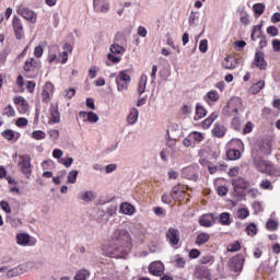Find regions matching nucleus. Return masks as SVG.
Masks as SVG:
<instances>
[{
    "label": "nucleus",
    "instance_id": "nucleus-1",
    "mask_svg": "<svg viewBox=\"0 0 280 280\" xmlns=\"http://www.w3.org/2000/svg\"><path fill=\"white\" fill-rule=\"evenodd\" d=\"M112 255L114 257H127L132 250V237L130 233L124 229L115 230L112 235Z\"/></svg>",
    "mask_w": 280,
    "mask_h": 280
},
{
    "label": "nucleus",
    "instance_id": "nucleus-2",
    "mask_svg": "<svg viewBox=\"0 0 280 280\" xmlns=\"http://www.w3.org/2000/svg\"><path fill=\"white\" fill-rule=\"evenodd\" d=\"M244 264H246V257L244 254H236L231 257L228 261V270L230 272H234V275H242V270H244Z\"/></svg>",
    "mask_w": 280,
    "mask_h": 280
},
{
    "label": "nucleus",
    "instance_id": "nucleus-3",
    "mask_svg": "<svg viewBox=\"0 0 280 280\" xmlns=\"http://www.w3.org/2000/svg\"><path fill=\"white\" fill-rule=\"evenodd\" d=\"M20 161L18 167L25 176V178H31L32 176V158L27 154H22L19 156Z\"/></svg>",
    "mask_w": 280,
    "mask_h": 280
},
{
    "label": "nucleus",
    "instance_id": "nucleus-4",
    "mask_svg": "<svg viewBox=\"0 0 280 280\" xmlns=\"http://www.w3.org/2000/svg\"><path fill=\"white\" fill-rule=\"evenodd\" d=\"M40 60L34 59V57H30L25 60L23 70L25 73H38V71H40Z\"/></svg>",
    "mask_w": 280,
    "mask_h": 280
},
{
    "label": "nucleus",
    "instance_id": "nucleus-5",
    "mask_svg": "<svg viewBox=\"0 0 280 280\" xmlns=\"http://www.w3.org/2000/svg\"><path fill=\"white\" fill-rule=\"evenodd\" d=\"M166 241L173 248H177L180 244V232L176 228H170L166 232Z\"/></svg>",
    "mask_w": 280,
    "mask_h": 280
},
{
    "label": "nucleus",
    "instance_id": "nucleus-6",
    "mask_svg": "<svg viewBox=\"0 0 280 280\" xmlns=\"http://www.w3.org/2000/svg\"><path fill=\"white\" fill-rule=\"evenodd\" d=\"M252 67H256L260 71L268 69V61H266V55L262 51H256Z\"/></svg>",
    "mask_w": 280,
    "mask_h": 280
},
{
    "label": "nucleus",
    "instance_id": "nucleus-7",
    "mask_svg": "<svg viewBox=\"0 0 280 280\" xmlns=\"http://www.w3.org/2000/svg\"><path fill=\"white\" fill-rule=\"evenodd\" d=\"M12 27L15 34V38L21 40L25 36V32L23 31V22L16 15L13 16Z\"/></svg>",
    "mask_w": 280,
    "mask_h": 280
},
{
    "label": "nucleus",
    "instance_id": "nucleus-8",
    "mask_svg": "<svg viewBox=\"0 0 280 280\" xmlns=\"http://www.w3.org/2000/svg\"><path fill=\"white\" fill-rule=\"evenodd\" d=\"M186 196H187V192H185L184 186L177 185L172 188L171 198L176 202H183Z\"/></svg>",
    "mask_w": 280,
    "mask_h": 280
},
{
    "label": "nucleus",
    "instance_id": "nucleus-9",
    "mask_svg": "<svg viewBox=\"0 0 280 280\" xmlns=\"http://www.w3.org/2000/svg\"><path fill=\"white\" fill-rule=\"evenodd\" d=\"M16 12L18 14H20V16H23V19H25L30 23H36V19H37L36 12L30 10L28 8L19 7Z\"/></svg>",
    "mask_w": 280,
    "mask_h": 280
},
{
    "label": "nucleus",
    "instance_id": "nucleus-10",
    "mask_svg": "<svg viewBox=\"0 0 280 280\" xmlns=\"http://www.w3.org/2000/svg\"><path fill=\"white\" fill-rule=\"evenodd\" d=\"M54 83L47 81L42 91V102L44 104H49L51 96L54 95Z\"/></svg>",
    "mask_w": 280,
    "mask_h": 280
},
{
    "label": "nucleus",
    "instance_id": "nucleus-11",
    "mask_svg": "<svg viewBox=\"0 0 280 280\" xmlns=\"http://www.w3.org/2000/svg\"><path fill=\"white\" fill-rule=\"evenodd\" d=\"M215 220H218V217H215V214L206 213L199 218V224L205 229H211V226L215 224Z\"/></svg>",
    "mask_w": 280,
    "mask_h": 280
},
{
    "label": "nucleus",
    "instance_id": "nucleus-12",
    "mask_svg": "<svg viewBox=\"0 0 280 280\" xmlns=\"http://www.w3.org/2000/svg\"><path fill=\"white\" fill-rule=\"evenodd\" d=\"M94 12L106 14L110 11V2L107 0H93Z\"/></svg>",
    "mask_w": 280,
    "mask_h": 280
},
{
    "label": "nucleus",
    "instance_id": "nucleus-13",
    "mask_svg": "<svg viewBox=\"0 0 280 280\" xmlns=\"http://www.w3.org/2000/svg\"><path fill=\"white\" fill-rule=\"evenodd\" d=\"M182 176L183 178H187V180H194L196 183L198 180V166L183 168Z\"/></svg>",
    "mask_w": 280,
    "mask_h": 280
},
{
    "label": "nucleus",
    "instance_id": "nucleus-14",
    "mask_svg": "<svg viewBox=\"0 0 280 280\" xmlns=\"http://www.w3.org/2000/svg\"><path fill=\"white\" fill-rule=\"evenodd\" d=\"M149 272L150 275H153V277H163L165 266L161 261H153L149 265Z\"/></svg>",
    "mask_w": 280,
    "mask_h": 280
},
{
    "label": "nucleus",
    "instance_id": "nucleus-15",
    "mask_svg": "<svg viewBox=\"0 0 280 280\" xmlns=\"http://www.w3.org/2000/svg\"><path fill=\"white\" fill-rule=\"evenodd\" d=\"M235 194H240L244 189H248L250 183L243 177H237L232 180Z\"/></svg>",
    "mask_w": 280,
    "mask_h": 280
},
{
    "label": "nucleus",
    "instance_id": "nucleus-16",
    "mask_svg": "<svg viewBox=\"0 0 280 280\" xmlns=\"http://www.w3.org/2000/svg\"><path fill=\"white\" fill-rule=\"evenodd\" d=\"M30 270V267H27V264H21L18 267H14L13 269H10L7 272L8 279H14V277H19L21 275H24V272H27Z\"/></svg>",
    "mask_w": 280,
    "mask_h": 280
},
{
    "label": "nucleus",
    "instance_id": "nucleus-17",
    "mask_svg": "<svg viewBox=\"0 0 280 280\" xmlns=\"http://www.w3.org/2000/svg\"><path fill=\"white\" fill-rule=\"evenodd\" d=\"M13 103L18 106L20 115H25L30 110V104L23 98V96H15Z\"/></svg>",
    "mask_w": 280,
    "mask_h": 280
},
{
    "label": "nucleus",
    "instance_id": "nucleus-18",
    "mask_svg": "<svg viewBox=\"0 0 280 280\" xmlns=\"http://www.w3.org/2000/svg\"><path fill=\"white\" fill-rule=\"evenodd\" d=\"M48 124H60V112L58 110V106L51 105L49 108V118Z\"/></svg>",
    "mask_w": 280,
    "mask_h": 280
},
{
    "label": "nucleus",
    "instance_id": "nucleus-19",
    "mask_svg": "<svg viewBox=\"0 0 280 280\" xmlns=\"http://www.w3.org/2000/svg\"><path fill=\"white\" fill-rule=\"evenodd\" d=\"M16 242L20 246H34V244H36V242H32V237L25 233L18 234Z\"/></svg>",
    "mask_w": 280,
    "mask_h": 280
},
{
    "label": "nucleus",
    "instance_id": "nucleus-20",
    "mask_svg": "<svg viewBox=\"0 0 280 280\" xmlns=\"http://www.w3.org/2000/svg\"><path fill=\"white\" fill-rule=\"evenodd\" d=\"M236 67L237 60L231 55L226 56L222 61V68L228 69L229 71H233V69H236Z\"/></svg>",
    "mask_w": 280,
    "mask_h": 280
},
{
    "label": "nucleus",
    "instance_id": "nucleus-21",
    "mask_svg": "<svg viewBox=\"0 0 280 280\" xmlns=\"http://www.w3.org/2000/svg\"><path fill=\"white\" fill-rule=\"evenodd\" d=\"M226 135V127L222 125V122H215L212 128V136L217 137L218 139H222Z\"/></svg>",
    "mask_w": 280,
    "mask_h": 280
},
{
    "label": "nucleus",
    "instance_id": "nucleus-22",
    "mask_svg": "<svg viewBox=\"0 0 280 280\" xmlns=\"http://www.w3.org/2000/svg\"><path fill=\"white\" fill-rule=\"evenodd\" d=\"M254 165H255V167L258 168V172H261L262 174L268 173V171L270 170V163H268L261 159L254 160Z\"/></svg>",
    "mask_w": 280,
    "mask_h": 280
},
{
    "label": "nucleus",
    "instance_id": "nucleus-23",
    "mask_svg": "<svg viewBox=\"0 0 280 280\" xmlns=\"http://www.w3.org/2000/svg\"><path fill=\"white\" fill-rule=\"evenodd\" d=\"M209 240H211V234H209L207 232H201L197 235L195 244L197 246H205V244H207V242H209Z\"/></svg>",
    "mask_w": 280,
    "mask_h": 280
},
{
    "label": "nucleus",
    "instance_id": "nucleus-24",
    "mask_svg": "<svg viewBox=\"0 0 280 280\" xmlns=\"http://www.w3.org/2000/svg\"><path fill=\"white\" fill-rule=\"evenodd\" d=\"M217 220H219V224L221 226H231V213L229 212H222L217 217Z\"/></svg>",
    "mask_w": 280,
    "mask_h": 280
},
{
    "label": "nucleus",
    "instance_id": "nucleus-25",
    "mask_svg": "<svg viewBox=\"0 0 280 280\" xmlns=\"http://www.w3.org/2000/svg\"><path fill=\"white\" fill-rule=\"evenodd\" d=\"M218 117H220V113L218 112L212 113L208 118H206L202 121V128L205 129L211 128V125L213 124V121H215V119H218Z\"/></svg>",
    "mask_w": 280,
    "mask_h": 280
},
{
    "label": "nucleus",
    "instance_id": "nucleus-26",
    "mask_svg": "<svg viewBox=\"0 0 280 280\" xmlns=\"http://www.w3.org/2000/svg\"><path fill=\"white\" fill-rule=\"evenodd\" d=\"M261 24L258 25H254L253 31H252V35H250V40H253L255 43V40H257V38H261L266 35H264L261 33Z\"/></svg>",
    "mask_w": 280,
    "mask_h": 280
},
{
    "label": "nucleus",
    "instance_id": "nucleus-27",
    "mask_svg": "<svg viewBox=\"0 0 280 280\" xmlns=\"http://www.w3.org/2000/svg\"><path fill=\"white\" fill-rule=\"evenodd\" d=\"M203 117H207V109L202 105H200V103H197L195 121H198L199 119H202Z\"/></svg>",
    "mask_w": 280,
    "mask_h": 280
},
{
    "label": "nucleus",
    "instance_id": "nucleus-28",
    "mask_svg": "<svg viewBox=\"0 0 280 280\" xmlns=\"http://www.w3.org/2000/svg\"><path fill=\"white\" fill-rule=\"evenodd\" d=\"M139 119V109L138 108H132L127 117V121L128 124H130V126L137 124Z\"/></svg>",
    "mask_w": 280,
    "mask_h": 280
},
{
    "label": "nucleus",
    "instance_id": "nucleus-29",
    "mask_svg": "<svg viewBox=\"0 0 280 280\" xmlns=\"http://www.w3.org/2000/svg\"><path fill=\"white\" fill-rule=\"evenodd\" d=\"M120 211L125 215H132V213H135V206H132L128 202H124L120 205Z\"/></svg>",
    "mask_w": 280,
    "mask_h": 280
},
{
    "label": "nucleus",
    "instance_id": "nucleus-30",
    "mask_svg": "<svg viewBox=\"0 0 280 280\" xmlns=\"http://www.w3.org/2000/svg\"><path fill=\"white\" fill-rule=\"evenodd\" d=\"M145 84H148V75L142 74L138 83V94L143 95L145 93Z\"/></svg>",
    "mask_w": 280,
    "mask_h": 280
},
{
    "label": "nucleus",
    "instance_id": "nucleus-31",
    "mask_svg": "<svg viewBox=\"0 0 280 280\" xmlns=\"http://www.w3.org/2000/svg\"><path fill=\"white\" fill-rule=\"evenodd\" d=\"M253 11L257 19V18L261 16V14H264V12L266 11V4L265 3H255L253 5Z\"/></svg>",
    "mask_w": 280,
    "mask_h": 280
},
{
    "label": "nucleus",
    "instance_id": "nucleus-32",
    "mask_svg": "<svg viewBox=\"0 0 280 280\" xmlns=\"http://www.w3.org/2000/svg\"><path fill=\"white\" fill-rule=\"evenodd\" d=\"M79 198L80 200H83V202H91L95 200V192L88 190L85 192L80 194Z\"/></svg>",
    "mask_w": 280,
    "mask_h": 280
},
{
    "label": "nucleus",
    "instance_id": "nucleus-33",
    "mask_svg": "<svg viewBox=\"0 0 280 280\" xmlns=\"http://www.w3.org/2000/svg\"><path fill=\"white\" fill-rule=\"evenodd\" d=\"M226 156L230 161H237L242 156V152L237 149H230L226 152Z\"/></svg>",
    "mask_w": 280,
    "mask_h": 280
},
{
    "label": "nucleus",
    "instance_id": "nucleus-34",
    "mask_svg": "<svg viewBox=\"0 0 280 280\" xmlns=\"http://www.w3.org/2000/svg\"><path fill=\"white\" fill-rule=\"evenodd\" d=\"M264 86H266L265 81H258L257 83H254L250 86V91H252L253 95H257V93H259L261 91V89H264Z\"/></svg>",
    "mask_w": 280,
    "mask_h": 280
},
{
    "label": "nucleus",
    "instance_id": "nucleus-35",
    "mask_svg": "<svg viewBox=\"0 0 280 280\" xmlns=\"http://www.w3.org/2000/svg\"><path fill=\"white\" fill-rule=\"evenodd\" d=\"M109 51L110 54H114L116 56H119L120 54L122 55L124 51H126V49H124V46H120L118 44H113L109 47Z\"/></svg>",
    "mask_w": 280,
    "mask_h": 280
},
{
    "label": "nucleus",
    "instance_id": "nucleus-36",
    "mask_svg": "<svg viewBox=\"0 0 280 280\" xmlns=\"http://www.w3.org/2000/svg\"><path fill=\"white\" fill-rule=\"evenodd\" d=\"M91 277V272L86 269L79 270L74 276V280H86Z\"/></svg>",
    "mask_w": 280,
    "mask_h": 280
},
{
    "label": "nucleus",
    "instance_id": "nucleus-37",
    "mask_svg": "<svg viewBox=\"0 0 280 280\" xmlns=\"http://www.w3.org/2000/svg\"><path fill=\"white\" fill-rule=\"evenodd\" d=\"M3 117H16V110H14V107L12 105H8L2 110Z\"/></svg>",
    "mask_w": 280,
    "mask_h": 280
},
{
    "label": "nucleus",
    "instance_id": "nucleus-38",
    "mask_svg": "<svg viewBox=\"0 0 280 280\" xmlns=\"http://www.w3.org/2000/svg\"><path fill=\"white\" fill-rule=\"evenodd\" d=\"M226 250L228 253H237V250H242V244L238 241H235L228 245Z\"/></svg>",
    "mask_w": 280,
    "mask_h": 280
},
{
    "label": "nucleus",
    "instance_id": "nucleus-39",
    "mask_svg": "<svg viewBox=\"0 0 280 280\" xmlns=\"http://www.w3.org/2000/svg\"><path fill=\"white\" fill-rule=\"evenodd\" d=\"M240 21L244 25H250V15L246 11L240 12Z\"/></svg>",
    "mask_w": 280,
    "mask_h": 280
},
{
    "label": "nucleus",
    "instance_id": "nucleus-40",
    "mask_svg": "<svg viewBox=\"0 0 280 280\" xmlns=\"http://www.w3.org/2000/svg\"><path fill=\"white\" fill-rule=\"evenodd\" d=\"M47 137V133L43 130H35L32 132V139H35V141H43Z\"/></svg>",
    "mask_w": 280,
    "mask_h": 280
},
{
    "label": "nucleus",
    "instance_id": "nucleus-41",
    "mask_svg": "<svg viewBox=\"0 0 280 280\" xmlns=\"http://www.w3.org/2000/svg\"><path fill=\"white\" fill-rule=\"evenodd\" d=\"M189 136L191 137L194 143H200V141L205 139V136L198 131H192L189 133Z\"/></svg>",
    "mask_w": 280,
    "mask_h": 280
},
{
    "label": "nucleus",
    "instance_id": "nucleus-42",
    "mask_svg": "<svg viewBox=\"0 0 280 280\" xmlns=\"http://www.w3.org/2000/svg\"><path fill=\"white\" fill-rule=\"evenodd\" d=\"M1 136L3 139H7V141H14V130L12 129H7L2 131Z\"/></svg>",
    "mask_w": 280,
    "mask_h": 280
},
{
    "label": "nucleus",
    "instance_id": "nucleus-43",
    "mask_svg": "<svg viewBox=\"0 0 280 280\" xmlns=\"http://www.w3.org/2000/svg\"><path fill=\"white\" fill-rule=\"evenodd\" d=\"M116 80H119L120 82H127L130 84V74H127L126 70H122L119 72Z\"/></svg>",
    "mask_w": 280,
    "mask_h": 280
},
{
    "label": "nucleus",
    "instance_id": "nucleus-44",
    "mask_svg": "<svg viewBox=\"0 0 280 280\" xmlns=\"http://www.w3.org/2000/svg\"><path fill=\"white\" fill-rule=\"evenodd\" d=\"M207 97L210 102H218V100H220V94L218 93V91L212 90L207 93Z\"/></svg>",
    "mask_w": 280,
    "mask_h": 280
},
{
    "label": "nucleus",
    "instance_id": "nucleus-45",
    "mask_svg": "<svg viewBox=\"0 0 280 280\" xmlns=\"http://www.w3.org/2000/svg\"><path fill=\"white\" fill-rule=\"evenodd\" d=\"M85 121H89L90 124H97L100 121V116L95 114V112H89L88 119Z\"/></svg>",
    "mask_w": 280,
    "mask_h": 280
},
{
    "label": "nucleus",
    "instance_id": "nucleus-46",
    "mask_svg": "<svg viewBox=\"0 0 280 280\" xmlns=\"http://www.w3.org/2000/svg\"><path fill=\"white\" fill-rule=\"evenodd\" d=\"M185 258L183 256H180L179 254H177L175 256V267L176 268H184L185 267Z\"/></svg>",
    "mask_w": 280,
    "mask_h": 280
},
{
    "label": "nucleus",
    "instance_id": "nucleus-47",
    "mask_svg": "<svg viewBox=\"0 0 280 280\" xmlns=\"http://www.w3.org/2000/svg\"><path fill=\"white\" fill-rule=\"evenodd\" d=\"M248 215H250V212L248 211V209H246V208L238 209L237 218H240V220H246V218H248Z\"/></svg>",
    "mask_w": 280,
    "mask_h": 280
},
{
    "label": "nucleus",
    "instance_id": "nucleus-48",
    "mask_svg": "<svg viewBox=\"0 0 280 280\" xmlns=\"http://www.w3.org/2000/svg\"><path fill=\"white\" fill-rule=\"evenodd\" d=\"M278 226H279V223L275 220H269L266 223L267 231H277Z\"/></svg>",
    "mask_w": 280,
    "mask_h": 280
},
{
    "label": "nucleus",
    "instance_id": "nucleus-49",
    "mask_svg": "<svg viewBox=\"0 0 280 280\" xmlns=\"http://www.w3.org/2000/svg\"><path fill=\"white\" fill-rule=\"evenodd\" d=\"M246 233L247 235H250L252 237L254 235H257V225L255 223H250L247 228H246Z\"/></svg>",
    "mask_w": 280,
    "mask_h": 280
},
{
    "label": "nucleus",
    "instance_id": "nucleus-50",
    "mask_svg": "<svg viewBox=\"0 0 280 280\" xmlns=\"http://www.w3.org/2000/svg\"><path fill=\"white\" fill-rule=\"evenodd\" d=\"M107 60H109V62H113V65H119V62H121V57L115 56L113 52H109L107 55Z\"/></svg>",
    "mask_w": 280,
    "mask_h": 280
},
{
    "label": "nucleus",
    "instance_id": "nucleus-51",
    "mask_svg": "<svg viewBox=\"0 0 280 280\" xmlns=\"http://www.w3.org/2000/svg\"><path fill=\"white\" fill-rule=\"evenodd\" d=\"M78 180V171H71L68 174V183L71 185H74V183Z\"/></svg>",
    "mask_w": 280,
    "mask_h": 280
},
{
    "label": "nucleus",
    "instance_id": "nucleus-52",
    "mask_svg": "<svg viewBox=\"0 0 280 280\" xmlns=\"http://www.w3.org/2000/svg\"><path fill=\"white\" fill-rule=\"evenodd\" d=\"M59 163H61V165H65V167H71V165H73V158H61L59 160Z\"/></svg>",
    "mask_w": 280,
    "mask_h": 280
},
{
    "label": "nucleus",
    "instance_id": "nucleus-53",
    "mask_svg": "<svg viewBox=\"0 0 280 280\" xmlns=\"http://www.w3.org/2000/svg\"><path fill=\"white\" fill-rule=\"evenodd\" d=\"M183 145H185V148H191V147L196 145V143L194 142V139L191 138L190 135H188V136L183 140Z\"/></svg>",
    "mask_w": 280,
    "mask_h": 280
},
{
    "label": "nucleus",
    "instance_id": "nucleus-54",
    "mask_svg": "<svg viewBox=\"0 0 280 280\" xmlns=\"http://www.w3.org/2000/svg\"><path fill=\"white\" fill-rule=\"evenodd\" d=\"M232 128L234 130H240V128H242V120L240 119V117L235 116L232 119Z\"/></svg>",
    "mask_w": 280,
    "mask_h": 280
},
{
    "label": "nucleus",
    "instance_id": "nucleus-55",
    "mask_svg": "<svg viewBox=\"0 0 280 280\" xmlns=\"http://www.w3.org/2000/svg\"><path fill=\"white\" fill-rule=\"evenodd\" d=\"M117 90L118 91H126L128 89V82L120 81L119 79H116Z\"/></svg>",
    "mask_w": 280,
    "mask_h": 280
},
{
    "label": "nucleus",
    "instance_id": "nucleus-56",
    "mask_svg": "<svg viewBox=\"0 0 280 280\" xmlns=\"http://www.w3.org/2000/svg\"><path fill=\"white\" fill-rule=\"evenodd\" d=\"M267 34L272 37L279 36V28L277 26H268Z\"/></svg>",
    "mask_w": 280,
    "mask_h": 280
},
{
    "label": "nucleus",
    "instance_id": "nucleus-57",
    "mask_svg": "<svg viewBox=\"0 0 280 280\" xmlns=\"http://www.w3.org/2000/svg\"><path fill=\"white\" fill-rule=\"evenodd\" d=\"M27 124H30V120H27V118H18L15 126H18V128H25V126H27Z\"/></svg>",
    "mask_w": 280,
    "mask_h": 280
},
{
    "label": "nucleus",
    "instance_id": "nucleus-58",
    "mask_svg": "<svg viewBox=\"0 0 280 280\" xmlns=\"http://www.w3.org/2000/svg\"><path fill=\"white\" fill-rule=\"evenodd\" d=\"M218 196H226L229 194V188L226 186H219L217 187Z\"/></svg>",
    "mask_w": 280,
    "mask_h": 280
},
{
    "label": "nucleus",
    "instance_id": "nucleus-59",
    "mask_svg": "<svg viewBox=\"0 0 280 280\" xmlns=\"http://www.w3.org/2000/svg\"><path fill=\"white\" fill-rule=\"evenodd\" d=\"M207 49H208L207 39H201L199 43V51H201V54H207Z\"/></svg>",
    "mask_w": 280,
    "mask_h": 280
},
{
    "label": "nucleus",
    "instance_id": "nucleus-60",
    "mask_svg": "<svg viewBox=\"0 0 280 280\" xmlns=\"http://www.w3.org/2000/svg\"><path fill=\"white\" fill-rule=\"evenodd\" d=\"M200 264H213V256L205 255L200 258Z\"/></svg>",
    "mask_w": 280,
    "mask_h": 280
},
{
    "label": "nucleus",
    "instance_id": "nucleus-61",
    "mask_svg": "<svg viewBox=\"0 0 280 280\" xmlns=\"http://www.w3.org/2000/svg\"><path fill=\"white\" fill-rule=\"evenodd\" d=\"M260 189H272V183L268 179H264L260 183Z\"/></svg>",
    "mask_w": 280,
    "mask_h": 280
},
{
    "label": "nucleus",
    "instance_id": "nucleus-62",
    "mask_svg": "<svg viewBox=\"0 0 280 280\" xmlns=\"http://www.w3.org/2000/svg\"><path fill=\"white\" fill-rule=\"evenodd\" d=\"M249 132H253V122L247 121L245 127L243 128V135H249Z\"/></svg>",
    "mask_w": 280,
    "mask_h": 280
},
{
    "label": "nucleus",
    "instance_id": "nucleus-63",
    "mask_svg": "<svg viewBox=\"0 0 280 280\" xmlns=\"http://www.w3.org/2000/svg\"><path fill=\"white\" fill-rule=\"evenodd\" d=\"M43 54H44L43 46H36L34 49L35 58H43Z\"/></svg>",
    "mask_w": 280,
    "mask_h": 280
},
{
    "label": "nucleus",
    "instance_id": "nucleus-64",
    "mask_svg": "<svg viewBox=\"0 0 280 280\" xmlns=\"http://www.w3.org/2000/svg\"><path fill=\"white\" fill-rule=\"evenodd\" d=\"M273 51H280V39H272L271 40Z\"/></svg>",
    "mask_w": 280,
    "mask_h": 280
}]
</instances>
